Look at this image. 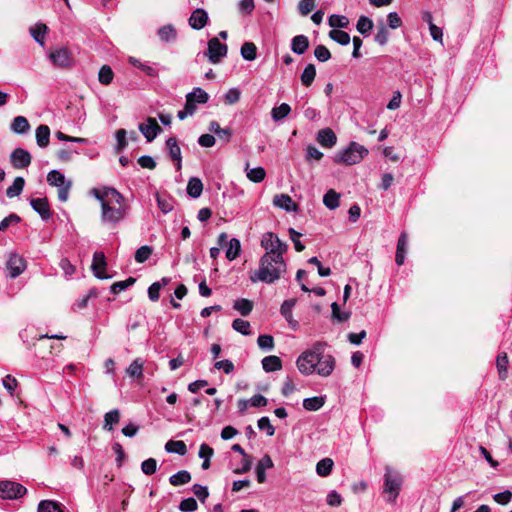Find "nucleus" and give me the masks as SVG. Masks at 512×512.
Wrapping results in <instances>:
<instances>
[{
  "mask_svg": "<svg viewBox=\"0 0 512 512\" xmlns=\"http://www.w3.org/2000/svg\"><path fill=\"white\" fill-rule=\"evenodd\" d=\"M339 199L340 194L335 190L330 189L325 193L323 197V203L328 209L334 210L339 206Z\"/></svg>",
  "mask_w": 512,
  "mask_h": 512,
  "instance_id": "36",
  "label": "nucleus"
},
{
  "mask_svg": "<svg viewBox=\"0 0 512 512\" xmlns=\"http://www.w3.org/2000/svg\"><path fill=\"white\" fill-rule=\"evenodd\" d=\"M192 492L202 503H204L209 496L207 486H203L201 484H194L192 486Z\"/></svg>",
  "mask_w": 512,
  "mask_h": 512,
  "instance_id": "59",
  "label": "nucleus"
},
{
  "mask_svg": "<svg viewBox=\"0 0 512 512\" xmlns=\"http://www.w3.org/2000/svg\"><path fill=\"white\" fill-rule=\"evenodd\" d=\"M328 25L332 28H347L349 25V19L344 15L332 14L328 18Z\"/></svg>",
  "mask_w": 512,
  "mask_h": 512,
  "instance_id": "44",
  "label": "nucleus"
},
{
  "mask_svg": "<svg viewBox=\"0 0 512 512\" xmlns=\"http://www.w3.org/2000/svg\"><path fill=\"white\" fill-rule=\"evenodd\" d=\"M273 204L287 212L298 211V205L287 194H277L273 198Z\"/></svg>",
  "mask_w": 512,
  "mask_h": 512,
  "instance_id": "19",
  "label": "nucleus"
},
{
  "mask_svg": "<svg viewBox=\"0 0 512 512\" xmlns=\"http://www.w3.org/2000/svg\"><path fill=\"white\" fill-rule=\"evenodd\" d=\"M232 328L244 336L251 334L250 323L240 318H237L232 322Z\"/></svg>",
  "mask_w": 512,
  "mask_h": 512,
  "instance_id": "49",
  "label": "nucleus"
},
{
  "mask_svg": "<svg viewBox=\"0 0 512 512\" xmlns=\"http://www.w3.org/2000/svg\"><path fill=\"white\" fill-rule=\"evenodd\" d=\"M290 112L291 107L287 103H282L271 110V117L274 121L278 122L286 118Z\"/></svg>",
  "mask_w": 512,
  "mask_h": 512,
  "instance_id": "40",
  "label": "nucleus"
},
{
  "mask_svg": "<svg viewBox=\"0 0 512 512\" xmlns=\"http://www.w3.org/2000/svg\"><path fill=\"white\" fill-rule=\"evenodd\" d=\"M241 56L247 61H253L257 57V47L253 42H245L240 49Z\"/></svg>",
  "mask_w": 512,
  "mask_h": 512,
  "instance_id": "39",
  "label": "nucleus"
},
{
  "mask_svg": "<svg viewBox=\"0 0 512 512\" xmlns=\"http://www.w3.org/2000/svg\"><path fill=\"white\" fill-rule=\"evenodd\" d=\"M272 467H273V461H272L271 457L268 454L264 455L260 459V461L258 462V464L256 466V476H257V481L259 483H264L266 481L265 470L270 469Z\"/></svg>",
  "mask_w": 512,
  "mask_h": 512,
  "instance_id": "21",
  "label": "nucleus"
},
{
  "mask_svg": "<svg viewBox=\"0 0 512 512\" xmlns=\"http://www.w3.org/2000/svg\"><path fill=\"white\" fill-rule=\"evenodd\" d=\"M387 25L391 29H397L403 25V21L397 12H390L387 15Z\"/></svg>",
  "mask_w": 512,
  "mask_h": 512,
  "instance_id": "62",
  "label": "nucleus"
},
{
  "mask_svg": "<svg viewBox=\"0 0 512 512\" xmlns=\"http://www.w3.org/2000/svg\"><path fill=\"white\" fill-rule=\"evenodd\" d=\"M25 180L23 177H16L13 181V184L9 186L6 190V195L8 198H14L19 196L24 188Z\"/></svg>",
  "mask_w": 512,
  "mask_h": 512,
  "instance_id": "31",
  "label": "nucleus"
},
{
  "mask_svg": "<svg viewBox=\"0 0 512 512\" xmlns=\"http://www.w3.org/2000/svg\"><path fill=\"white\" fill-rule=\"evenodd\" d=\"M30 153L23 148H15L10 154L11 165L16 169L27 168L31 164Z\"/></svg>",
  "mask_w": 512,
  "mask_h": 512,
  "instance_id": "11",
  "label": "nucleus"
},
{
  "mask_svg": "<svg viewBox=\"0 0 512 512\" xmlns=\"http://www.w3.org/2000/svg\"><path fill=\"white\" fill-rule=\"evenodd\" d=\"M119 421L120 411L118 409H113L105 414L103 429L106 431H112L113 426L117 424Z\"/></svg>",
  "mask_w": 512,
  "mask_h": 512,
  "instance_id": "29",
  "label": "nucleus"
},
{
  "mask_svg": "<svg viewBox=\"0 0 512 512\" xmlns=\"http://www.w3.org/2000/svg\"><path fill=\"white\" fill-rule=\"evenodd\" d=\"M329 37L337 42L338 44L342 45V46H346L350 43V35L345 32V31H342V30H339V29H332L330 32H329Z\"/></svg>",
  "mask_w": 512,
  "mask_h": 512,
  "instance_id": "42",
  "label": "nucleus"
},
{
  "mask_svg": "<svg viewBox=\"0 0 512 512\" xmlns=\"http://www.w3.org/2000/svg\"><path fill=\"white\" fill-rule=\"evenodd\" d=\"M233 308L242 316H248L253 309V302L245 298H240L234 301Z\"/></svg>",
  "mask_w": 512,
  "mask_h": 512,
  "instance_id": "35",
  "label": "nucleus"
},
{
  "mask_svg": "<svg viewBox=\"0 0 512 512\" xmlns=\"http://www.w3.org/2000/svg\"><path fill=\"white\" fill-rule=\"evenodd\" d=\"M208 21V13L202 8L195 9L188 19L190 27L194 30H201L207 25Z\"/></svg>",
  "mask_w": 512,
  "mask_h": 512,
  "instance_id": "16",
  "label": "nucleus"
},
{
  "mask_svg": "<svg viewBox=\"0 0 512 512\" xmlns=\"http://www.w3.org/2000/svg\"><path fill=\"white\" fill-rule=\"evenodd\" d=\"M48 58L54 66L62 69H69L74 63L72 52L66 47L51 50Z\"/></svg>",
  "mask_w": 512,
  "mask_h": 512,
  "instance_id": "7",
  "label": "nucleus"
},
{
  "mask_svg": "<svg viewBox=\"0 0 512 512\" xmlns=\"http://www.w3.org/2000/svg\"><path fill=\"white\" fill-rule=\"evenodd\" d=\"M334 462L331 458H323L316 465V472L321 477H327L331 474Z\"/></svg>",
  "mask_w": 512,
  "mask_h": 512,
  "instance_id": "32",
  "label": "nucleus"
},
{
  "mask_svg": "<svg viewBox=\"0 0 512 512\" xmlns=\"http://www.w3.org/2000/svg\"><path fill=\"white\" fill-rule=\"evenodd\" d=\"M331 309L333 318L336 319L338 322H345L350 317V313L340 311V307L337 302H333L331 304Z\"/></svg>",
  "mask_w": 512,
  "mask_h": 512,
  "instance_id": "60",
  "label": "nucleus"
},
{
  "mask_svg": "<svg viewBox=\"0 0 512 512\" xmlns=\"http://www.w3.org/2000/svg\"><path fill=\"white\" fill-rule=\"evenodd\" d=\"M197 508V501L193 497L183 499L179 504V510L182 512H194Z\"/></svg>",
  "mask_w": 512,
  "mask_h": 512,
  "instance_id": "56",
  "label": "nucleus"
},
{
  "mask_svg": "<svg viewBox=\"0 0 512 512\" xmlns=\"http://www.w3.org/2000/svg\"><path fill=\"white\" fill-rule=\"evenodd\" d=\"M375 42H377L379 45L384 46L389 41V32L387 27L384 25L383 22H381L378 26V31L375 34L374 37Z\"/></svg>",
  "mask_w": 512,
  "mask_h": 512,
  "instance_id": "50",
  "label": "nucleus"
},
{
  "mask_svg": "<svg viewBox=\"0 0 512 512\" xmlns=\"http://www.w3.org/2000/svg\"><path fill=\"white\" fill-rule=\"evenodd\" d=\"M187 194L193 198L196 199L201 196L203 191V183L202 181L197 177H191L188 180L187 184Z\"/></svg>",
  "mask_w": 512,
  "mask_h": 512,
  "instance_id": "23",
  "label": "nucleus"
},
{
  "mask_svg": "<svg viewBox=\"0 0 512 512\" xmlns=\"http://www.w3.org/2000/svg\"><path fill=\"white\" fill-rule=\"evenodd\" d=\"M114 78V73L109 65H103L98 73V80L103 85H109Z\"/></svg>",
  "mask_w": 512,
  "mask_h": 512,
  "instance_id": "48",
  "label": "nucleus"
},
{
  "mask_svg": "<svg viewBox=\"0 0 512 512\" xmlns=\"http://www.w3.org/2000/svg\"><path fill=\"white\" fill-rule=\"evenodd\" d=\"M126 130L125 129H119L116 131V152H121L125 149L127 146V140H126Z\"/></svg>",
  "mask_w": 512,
  "mask_h": 512,
  "instance_id": "61",
  "label": "nucleus"
},
{
  "mask_svg": "<svg viewBox=\"0 0 512 512\" xmlns=\"http://www.w3.org/2000/svg\"><path fill=\"white\" fill-rule=\"evenodd\" d=\"M309 48V39L305 35H297L291 40V50L297 55H302Z\"/></svg>",
  "mask_w": 512,
  "mask_h": 512,
  "instance_id": "22",
  "label": "nucleus"
},
{
  "mask_svg": "<svg viewBox=\"0 0 512 512\" xmlns=\"http://www.w3.org/2000/svg\"><path fill=\"white\" fill-rule=\"evenodd\" d=\"M191 481V474L187 470H180L169 478V482L173 486H180Z\"/></svg>",
  "mask_w": 512,
  "mask_h": 512,
  "instance_id": "33",
  "label": "nucleus"
},
{
  "mask_svg": "<svg viewBox=\"0 0 512 512\" xmlns=\"http://www.w3.org/2000/svg\"><path fill=\"white\" fill-rule=\"evenodd\" d=\"M261 246L266 250L264 255L271 257H283L288 249V245L280 240L279 237L273 232H267L263 235Z\"/></svg>",
  "mask_w": 512,
  "mask_h": 512,
  "instance_id": "6",
  "label": "nucleus"
},
{
  "mask_svg": "<svg viewBox=\"0 0 512 512\" xmlns=\"http://www.w3.org/2000/svg\"><path fill=\"white\" fill-rule=\"evenodd\" d=\"M91 194L101 204V221L116 224L127 215L124 196L113 187L93 188Z\"/></svg>",
  "mask_w": 512,
  "mask_h": 512,
  "instance_id": "1",
  "label": "nucleus"
},
{
  "mask_svg": "<svg viewBox=\"0 0 512 512\" xmlns=\"http://www.w3.org/2000/svg\"><path fill=\"white\" fill-rule=\"evenodd\" d=\"M141 470L146 475H153L157 471V461L154 458H148L141 463Z\"/></svg>",
  "mask_w": 512,
  "mask_h": 512,
  "instance_id": "57",
  "label": "nucleus"
},
{
  "mask_svg": "<svg viewBox=\"0 0 512 512\" xmlns=\"http://www.w3.org/2000/svg\"><path fill=\"white\" fill-rule=\"evenodd\" d=\"M374 27L373 21L364 15H361L357 21L356 29L363 36H368Z\"/></svg>",
  "mask_w": 512,
  "mask_h": 512,
  "instance_id": "28",
  "label": "nucleus"
},
{
  "mask_svg": "<svg viewBox=\"0 0 512 512\" xmlns=\"http://www.w3.org/2000/svg\"><path fill=\"white\" fill-rule=\"evenodd\" d=\"M324 154L313 145H308L306 148V160H321Z\"/></svg>",
  "mask_w": 512,
  "mask_h": 512,
  "instance_id": "64",
  "label": "nucleus"
},
{
  "mask_svg": "<svg viewBox=\"0 0 512 512\" xmlns=\"http://www.w3.org/2000/svg\"><path fill=\"white\" fill-rule=\"evenodd\" d=\"M258 428L262 431H265L268 436H273L275 433V428L271 424L270 419L266 416L261 417L258 420Z\"/></svg>",
  "mask_w": 512,
  "mask_h": 512,
  "instance_id": "58",
  "label": "nucleus"
},
{
  "mask_svg": "<svg viewBox=\"0 0 512 512\" xmlns=\"http://www.w3.org/2000/svg\"><path fill=\"white\" fill-rule=\"evenodd\" d=\"M139 130L147 142H152L162 132V128L158 125L156 119L152 117H148L146 123H141Z\"/></svg>",
  "mask_w": 512,
  "mask_h": 512,
  "instance_id": "14",
  "label": "nucleus"
},
{
  "mask_svg": "<svg viewBox=\"0 0 512 512\" xmlns=\"http://www.w3.org/2000/svg\"><path fill=\"white\" fill-rule=\"evenodd\" d=\"M165 450L168 453H176L181 456H183L187 453L186 444L184 443V441H181V440H177V441L169 440L165 444Z\"/></svg>",
  "mask_w": 512,
  "mask_h": 512,
  "instance_id": "34",
  "label": "nucleus"
},
{
  "mask_svg": "<svg viewBox=\"0 0 512 512\" xmlns=\"http://www.w3.org/2000/svg\"><path fill=\"white\" fill-rule=\"evenodd\" d=\"M325 348L321 349L319 362L317 363L316 373L322 377H328L335 369V358L332 355L324 354Z\"/></svg>",
  "mask_w": 512,
  "mask_h": 512,
  "instance_id": "10",
  "label": "nucleus"
},
{
  "mask_svg": "<svg viewBox=\"0 0 512 512\" xmlns=\"http://www.w3.org/2000/svg\"><path fill=\"white\" fill-rule=\"evenodd\" d=\"M262 367L265 372H274L282 368V361L278 356L270 355L262 359Z\"/></svg>",
  "mask_w": 512,
  "mask_h": 512,
  "instance_id": "24",
  "label": "nucleus"
},
{
  "mask_svg": "<svg viewBox=\"0 0 512 512\" xmlns=\"http://www.w3.org/2000/svg\"><path fill=\"white\" fill-rule=\"evenodd\" d=\"M47 30L48 28L45 24H37L35 27L30 29V32L34 40L41 46H44Z\"/></svg>",
  "mask_w": 512,
  "mask_h": 512,
  "instance_id": "45",
  "label": "nucleus"
},
{
  "mask_svg": "<svg viewBox=\"0 0 512 512\" xmlns=\"http://www.w3.org/2000/svg\"><path fill=\"white\" fill-rule=\"evenodd\" d=\"M37 512H64L60 504L53 500H42L38 504Z\"/></svg>",
  "mask_w": 512,
  "mask_h": 512,
  "instance_id": "43",
  "label": "nucleus"
},
{
  "mask_svg": "<svg viewBox=\"0 0 512 512\" xmlns=\"http://www.w3.org/2000/svg\"><path fill=\"white\" fill-rule=\"evenodd\" d=\"M106 266L107 262L104 253L101 251L94 252L91 269L96 278L101 280L110 278V276L106 274Z\"/></svg>",
  "mask_w": 512,
  "mask_h": 512,
  "instance_id": "12",
  "label": "nucleus"
},
{
  "mask_svg": "<svg viewBox=\"0 0 512 512\" xmlns=\"http://www.w3.org/2000/svg\"><path fill=\"white\" fill-rule=\"evenodd\" d=\"M162 288L161 282H154L148 288V297L152 302H156L160 297V290Z\"/></svg>",
  "mask_w": 512,
  "mask_h": 512,
  "instance_id": "63",
  "label": "nucleus"
},
{
  "mask_svg": "<svg viewBox=\"0 0 512 512\" xmlns=\"http://www.w3.org/2000/svg\"><path fill=\"white\" fill-rule=\"evenodd\" d=\"M241 252V244L237 238H232L228 242V247L226 249V258L229 261L235 260Z\"/></svg>",
  "mask_w": 512,
  "mask_h": 512,
  "instance_id": "37",
  "label": "nucleus"
},
{
  "mask_svg": "<svg viewBox=\"0 0 512 512\" xmlns=\"http://www.w3.org/2000/svg\"><path fill=\"white\" fill-rule=\"evenodd\" d=\"M327 346L326 342H316L312 349L302 352L297 358L296 365L299 372L303 375H311L316 372L317 363L321 349Z\"/></svg>",
  "mask_w": 512,
  "mask_h": 512,
  "instance_id": "3",
  "label": "nucleus"
},
{
  "mask_svg": "<svg viewBox=\"0 0 512 512\" xmlns=\"http://www.w3.org/2000/svg\"><path fill=\"white\" fill-rule=\"evenodd\" d=\"M159 39L164 43H173L177 40V30L172 24H166L161 26L157 30Z\"/></svg>",
  "mask_w": 512,
  "mask_h": 512,
  "instance_id": "20",
  "label": "nucleus"
},
{
  "mask_svg": "<svg viewBox=\"0 0 512 512\" xmlns=\"http://www.w3.org/2000/svg\"><path fill=\"white\" fill-rule=\"evenodd\" d=\"M127 374L132 378L140 379L143 377V360L136 358L127 368Z\"/></svg>",
  "mask_w": 512,
  "mask_h": 512,
  "instance_id": "41",
  "label": "nucleus"
},
{
  "mask_svg": "<svg viewBox=\"0 0 512 512\" xmlns=\"http://www.w3.org/2000/svg\"><path fill=\"white\" fill-rule=\"evenodd\" d=\"M402 482V477L397 471H393L390 467H386L383 493L388 495V502H395L400 493Z\"/></svg>",
  "mask_w": 512,
  "mask_h": 512,
  "instance_id": "5",
  "label": "nucleus"
},
{
  "mask_svg": "<svg viewBox=\"0 0 512 512\" xmlns=\"http://www.w3.org/2000/svg\"><path fill=\"white\" fill-rule=\"evenodd\" d=\"M7 270L11 278H16L26 269V260L17 253L10 255L7 263Z\"/></svg>",
  "mask_w": 512,
  "mask_h": 512,
  "instance_id": "13",
  "label": "nucleus"
},
{
  "mask_svg": "<svg viewBox=\"0 0 512 512\" xmlns=\"http://www.w3.org/2000/svg\"><path fill=\"white\" fill-rule=\"evenodd\" d=\"M30 124L24 116H17L11 123V130L17 134H25L29 131Z\"/></svg>",
  "mask_w": 512,
  "mask_h": 512,
  "instance_id": "26",
  "label": "nucleus"
},
{
  "mask_svg": "<svg viewBox=\"0 0 512 512\" xmlns=\"http://www.w3.org/2000/svg\"><path fill=\"white\" fill-rule=\"evenodd\" d=\"M188 95L191 99H195V102L199 104H205L209 100L208 93L200 87L194 88L190 93H188Z\"/></svg>",
  "mask_w": 512,
  "mask_h": 512,
  "instance_id": "53",
  "label": "nucleus"
},
{
  "mask_svg": "<svg viewBox=\"0 0 512 512\" xmlns=\"http://www.w3.org/2000/svg\"><path fill=\"white\" fill-rule=\"evenodd\" d=\"M153 252V249L151 246L144 245L138 248L135 252V261L138 263H144L146 260L149 259Z\"/></svg>",
  "mask_w": 512,
  "mask_h": 512,
  "instance_id": "52",
  "label": "nucleus"
},
{
  "mask_svg": "<svg viewBox=\"0 0 512 512\" xmlns=\"http://www.w3.org/2000/svg\"><path fill=\"white\" fill-rule=\"evenodd\" d=\"M324 404H325L324 397L315 396V397L305 398L303 400V407H304V409H306L308 411H318L319 409H321L324 406Z\"/></svg>",
  "mask_w": 512,
  "mask_h": 512,
  "instance_id": "38",
  "label": "nucleus"
},
{
  "mask_svg": "<svg viewBox=\"0 0 512 512\" xmlns=\"http://www.w3.org/2000/svg\"><path fill=\"white\" fill-rule=\"evenodd\" d=\"M368 153V149L352 141L346 148L334 155L333 161L336 164L354 165L361 162Z\"/></svg>",
  "mask_w": 512,
  "mask_h": 512,
  "instance_id": "4",
  "label": "nucleus"
},
{
  "mask_svg": "<svg viewBox=\"0 0 512 512\" xmlns=\"http://www.w3.org/2000/svg\"><path fill=\"white\" fill-rule=\"evenodd\" d=\"M316 140L321 146L332 148L336 145L337 136L332 129L324 128L318 131Z\"/></svg>",
  "mask_w": 512,
  "mask_h": 512,
  "instance_id": "18",
  "label": "nucleus"
},
{
  "mask_svg": "<svg viewBox=\"0 0 512 512\" xmlns=\"http://www.w3.org/2000/svg\"><path fill=\"white\" fill-rule=\"evenodd\" d=\"M496 367L498 369L499 378L504 380L507 377L508 356L505 352L500 353L496 359Z\"/></svg>",
  "mask_w": 512,
  "mask_h": 512,
  "instance_id": "46",
  "label": "nucleus"
},
{
  "mask_svg": "<svg viewBox=\"0 0 512 512\" xmlns=\"http://www.w3.org/2000/svg\"><path fill=\"white\" fill-rule=\"evenodd\" d=\"M27 493V489L20 483L4 480L0 481V498L19 499Z\"/></svg>",
  "mask_w": 512,
  "mask_h": 512,
  "instance_id": "8",
  "label": "nucleus"
},
{
  "mask_svg": "<svg viewBox=\"0 0 512 512\" xmlns=\"http://www.w3.org/2000/svg\"><path fill=\"white\" fill-rule=\"evenodd\" d=\"M285 272L286 262L283 257L263 255L260 258L258 270L251 273L249 279L253 283L264 282L272 284L280 279Z\"/></svg>",
  "mask_w": 512,
  "mask_h": 512,
  "instance_id": "2",
  "label": "nucleus"
},
{
  "mask_svg": "<svg viewBox=\"0 0 512 512\" xmlns=\"http://www.w3.org/2000/svg\"><path fill=\"white\" fill-rule=\"evenodd\" d=\"M248 168H249V164L247 163L245 170H246V176L250 181H252L254 183H260L264 180V178L266 176V172L263 167L259 166V167H255L252 169H248Z\"/></svg>",
  "mask_w": 512,
  "mask_h": 512,
  "instance_id": "30",
  "label": "nucleus"
},
{
  "mask_svg": "<svg viewBox=\"0 0 512 512\" xmlns=\"http://www.w3.org/2000/svg\"><path fill=\"white\" fill-rule=\"evenodd\" d=\"M50 141V128L47 125H39L36 129V142L41 148L47 147Z\"/></svg>",
  "mask_w": 512,
  "mask_h": 512,
  "instance_id": "25",
  "label": "nucleus"
},
{
  "mask_svg": "<svg viewBox=\"0 0 512 512\" xmlns=\"http://www.w3.org/2000/svg\"><path fill=\"white\" fill-rule=\"evenodd\" d=\"M166 149L171 160L176 163L177 170L181 169V149L175 137H170L166 140Z\"/></svg>",
  "mask_w": 512,
  "mask_h": 512,
  "instance_id": "17",
  "label": "nucleus"
},
{
  "mask_svg": "<svg viewBox=\"0 0 512 512\" xmlns=\"http://www.w3.org/2000/svg\"><path fill=\"white\" fill-rule=\"evenodd\" d=\"M227 52V45L222 44L218 38L214 37L208 41V49L205 52V56L208 57L211 63L217 64L227 55Z\"/></svg>",
  "mask_w": 512,
  "mask_h": 512,
  "instance_id": "9",
  "label": "nucleus"
},
{
  "mask_svg": "<svg viewBox=\"0 0 512 512\" xmlns=\"http://www.w3.org/2000/svg\"><path fill=\"white\" fill-rule=\"evenodd\" d=\"M30 205L33 210L39 214L43 221H48L52 217L49 202L47 198H32Z\"/></svg>",
  "mask_w": 512,
  "mask_h": 512,
  "instance_id": "15",
  "label": "nucleus"
},
{
  "mask_svg": "<svg viewBox=\"0 0 512 512\" xmlns=\"http://www.w3.org/2000/svg\"><path fill=\"white\" fill-rule=\"evenodd\" d=\"M257 344L260 349L270 351L274 348V338L268 334L260 335L257 339Z\"/></svg>",
  "mask_w": 512,
  "mask_h": 512,
  "instance_id": "54",
  "label": "nucleus"
},
{
  "mask_svg": "<svg viewBox=\"0 0 512 512\" xmlns=\"http://www.w3.org/2000/svg\"><path fill=\"white\" fill-rule=\"evenodd\" d=\"M136 282V279L134 277H129L124 281H118L111 285L110 290L113 294H118L121 291L127 289L128 287L132 286Z\"/></svg>",
  "mask_w": 512,
  "mask_h": 512,
  "instance_id": "51",
  "label": "nucleus"
},
{
  "mask_svg": "<svg viewBox=\"0 0 512 512\" xmlns=\"http://www.w3.org/2000/svg\"><path fill=\"white\" fill-rule=\"evenodd\" d=\"M314 56L319 62H327L331 58V53L326 46L317 45L314 49Z\"/></svg>",
  "mask_w": 512,
  "mask_h": 512,
  "instance_id": "55",
  "label": "nucleus"
},
{
  "mask_svg": "<svg viewBox=\"0 0 512 512\" xmlns=\"http://www.w3.org/2000/svg\"><path fill=\"white\" fill-rule=\"evenodd\" d=\"M316 77V68L314 64H308L304 68L300 80L303 86L310 87Z\"/></svg>",
  "mask_w": 512,
  "mask_h": 512,
  "instance_id": "27",
  "label": "nucleus"
},
{
  "mask_svg": "<svg viewBox=\"0 0 512 512\" xmlns=\"http://www.w3.org/2000/svg\"><path fill=\"white\" fill-rule=\"evenodd\" d=\"M47 182L51 186L60 187L66 184L68 181H66L64 174L60 171L51 170L47 175Z\"/></svg>",
  "mask_w": 512,
  "mask_h": 512,
  "instance_id": "47",
  "label": "nucleus"
}]
</instances>
